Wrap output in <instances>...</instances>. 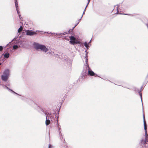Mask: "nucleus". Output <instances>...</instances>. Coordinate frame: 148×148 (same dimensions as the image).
I'll list each match as a JSON object with an SVG mask.
<instances>
[{"label":"nucleus","instance_id":"f257e3e1","mask_svg":"<svg viewBox=\"0 0 148 148\" xmlns=\"http://www.w3.org/2000/svg\"><path fill=\"white\" fill-rule=\"evenodd\" d=\"M34 48L37 50L40 49L45 52H46L47 51V48L44 45H40L37 43H34Z\"/></svg>","mask_w":148,"mask_h":148},{"label":"nucleus","instance_id":"f03ea898","mask_svg":"<svg viewBox=\"0 0 148 148\" xmlns=\"http://www.w3.org/2000/svg\"><path fill=\"white\" fill-rule=\"evenodd\" d=\"M9 76V71L8 69L5 70L1 76V79L3 80L6 81L8 78Z\"/></svg>","mask_w":148,"mask_h":148},{"label":"nucleus","instance_id":"7ed1b4c3","mask_svg":"<svg viewBox=\"0 0 148 148\" xmlns=\"http://www.w3.org/2000/svg\"><path fill=\"white\" fill-rule=\"evenodd\" d=\"M69 38L70 39V44L74 45L75 44L79 43V42L73 36H70Z\"/></svg>","mask_w":148,"mask_h":148},{"label":"nucleus","instance_id":"20e7f679","mask_svg":"<svg viewBox=\"0 0 148 148\" xmlns=\"http://www.w3.org/2000/svg\"><path fill=\"white\" fill-rule=\"evenodd\" d=\"M143 118L144 125V130H145V134L146 136H147V128L146 126V122H145V115H144V114H143Z\"/></svg>","mask_w":148,"mask_h":148},{"label":"nucleus","instance_id":"39448f33","mask_svg":"<svg viewBox=\"0 0 148 148\" xmlns=\"http://www.w3.org/2000/svg\"><path fill=\"white\" fill-rule=\"evenodd\" d=\"M26 34L27 35L32 36L36 34L35 32H32V31L27 30L26 31Z\"/></svg>","mask_w":148,"mask_h":148},{"label":"nucleus","instance_id":"423d86ee","mask_svg":"<svg viewBox=\"0 0 148 148\" xmlns=\"http://www.w3.org/2000/svg\"><path fill=\"white\" fill-rule=\"evenodd\" d=\"M15 6L16 8V10L17 11L18 14V15L19 16V17L20 18V16H21V15H20L19 13V12L18 11V3L17 2V0H15Z\"/></svg>","mask_w":148,"mask_h":148},{"label":"nucleus","instance_id":"0eeeda50","mask_svg":"<svg viewBox=\"0 0 148 148\" xmlns=\"http://www.w3.org/2000/svg\"><path fill=\"white\" fill-rule=\"evenodd\" d=\"M88 74L90 76H96L97 75L95 74L93 71L91 70H90L89 69L88 71Z\"/></svg>","mask_w":148,"mask_h":148},{"label":"nucleus","instance_id":"6e6552de","mask_svg":"<svg viewBox=\"0 0 148 148\" xmlns=\"http://www.w3.org/2000/svg\"><path fill=\"white\" fill-rule=\"evenodd\" d=\"M147 136H145V140H141V143H143L144 144H146V140H147Z\"/></svg>","mask_w":148,"mask_h":148},{"label":"nucleus","instance_id":"1a4fd4ad","mask_svg":"<svg viewBox=\"0 0 148 148\" xmlns=\"http://www.w3.org/2000/svg\"><path fill=\"white\" fill-rule=\"evenodd\" d=\"M46 119H47V117L46 116ZM50 122V121L49 119H46V122H45V124L47 125H49Z\"/></svg>","mask_w":148,"mask_h":148},{"label":"nucleus","instance_id":"9d476101","mask_svg":"<svg viewBox=\"0 0 148 148\" xmlns=\"http://www.w3.org/2000/svg\"><path fill=\"white\" fill-rule=\"evenodd\" d=\"M3 55L5 58H7L9 57V54L8 53H6L4 54Z\"/></svg>","mask_w":148,"mask_h":148},{"label":"nucleus","instance_id":"9b49d317","mask_svg":"<svg viewBox=\"0 0 148 148\" xmlns=\"http://www.w3.org/2000/svg\"><path fill=\"white\" fill-rule=\"evenodd\" d=\"M20 47L19 45H14L13 46V49H16Z\"/></svg>","mask_w":148,"mask_h":148},{"label":"nucleus","instance_id":"f8f14e48","mask_svg":"<svg viewBox=\"0 0 148 148\" xmlns=\"http://www.w3.org/2000/svg\"><path fill=\"white\" fill-rule=\"evenodd\" d=\"M23 27L22 26H21L20 27V28H19V29H18V33H19V32H21L22 30V29H23Z\"/></svg>","mask_w":148,"mask_h":148},{"label":"nucleus","instance_id":"ddd939ff","mask_svg":"<svg viewBox=\"0 0 148 148\" xmlns=\"http://www.w3.org/2000/svg\"><path fill=\"white\" fill-rule=\"evenodd\" d=\"M66 34H67V33L66 32H64V33H60V34H55V33H54V34H53V33H52V34H58V35H65Z\"/></svg>","mask_w":148,"mask_h":148},{"label":"nucleus","instance_id":"4468645a","mask_svg":"<svg viewBox=\"0 0 148 148\" xmlns=\"http://www.w3.org/2000/svg\"><path fill=\"white\" fill-rule=\"evenodd\" d=\"M84 46L87 48H88V46L87 43L86 42H85L84 43Z\"/></svg>","mask_w":148,"mask_h":148},{"label":"nucleus","instance_id":"2eb2a0df","mask_svg":"<svg viewBox=\"0 0 148 148\" xmlns=\"http://www.w3.org/2000/svg\"><path fill=\"white\" fill-rule=\"evenodd\" d=\"M86 59V60H85V61H86V65L88 66V67H89V66H88V60L87 59V58H85Z\"/></svg>","mask_w":148,"mask_h":148},{"label":"nucleus","instance_id":"dca6fc26","mask_svg":"<svg viewBox=\"0 0 148 148\" xmlns=\"http://www.w3.org/2000/svg\"><path fill=\"white\" fill-rule=\"evenodd\" d=\"M86 8H85V10H84V12H83V14H84V13L85 12V10H86ZM83 15H82V16L81 17V18L80 19H80H81L82 18V16H83Z\"/></svg>","mask_w":148,"mask_h":148},{"label":"nucleus","instance_id":"f3484780","mask_svg":"<svg viewBox=\"0 0 148 148\" xmlns=\"http://www.w3.org/2000/svg\"><path fill=\"white\" fill-rule=\"evenodd\" d=\"M3 47L2 46H0V51L2 50Z\"/></svg>","mask_w":148,"mask_h":148},{"label":"nucleus","instance_id":"a211bd4d","mask_svg":"<svg viewBox=\"0 0 148 148\" xmlns=\"http://www.w3.org/2000/svg\"><path fill=\"white\" fill-rule=\"evenodd\" d=\"M52 146L51 145L49 144V145L48 148H51Z\"/></svg>","mask_w":148,"mask_h":148},{"label":"nucleus","instance_id":"6ab92c4d","mask_svg":"<svg viewBox=\"0 0 148 148\" xmlns=\"http://www.w3.org/2000/svg\"><path fill=\"white\" fill-rule=\"evenodd\" d=\"M139 95H140V98H141V101H142V94L141 93H139Z\"/></svg>","mask_w":148,"mask_h":148},{"label":"nucleus","instance_id":"aec40b11","mask_svg":"<svg viewBox=\"0 0 148 148\" xmlns=\"http://www.w3.org/2000/svg\"><path fill=\"white\" fill-rule=\"evenodd\" d=\"M88 3H87V5L86 6V7H87V5H88V4H89L90 0H88Z\"/></svg>","mask_w":148,"mask_h":148},{"label":"nucleus","instance_id":"412c9836","mask_svg":"<svg viewBox=\"0 0 148 148\" xmlns=\"http://www.w3.org/2000/svg\"><path fill=\"white\" fill-rule=\"evenodd\" d=\"M117 6V12H118V5H116Z\"/></svg>","mask_w":148,"mask_h":148},{"label":"nucleus","instance_id":"4be33fe9","mask_svg":"<svg viewBox=\"0 0 148 148\" xmlns=\"http://www.w3.org/2000/svg\"><path fill=\"white\" fill-rule=\"evenodd\" d=\"M77 24H78V23L77 24H76V25H75V26L73 27V29L76 27V26L77 25Z\"/></svg>","mask_w":148,"mask_h":148},{"label":"nucleus","instance_id":"5701e85b","mask_svg":"<svg viewBox=\"0 0 148 148\" xmlns=\"http://www.w3.org/2000/svg\"><path fill=\"white\" fill-rule=\"evenodd\" d=\"M11 90L13 92H14V93H15L17 94L16 93H15V92H14L12 90Z\"/></svg>","mask_w":148,"mask_h":148},{"label":"nucleus","instance_id":"b1692460","mask_svg":"<svg viewBox=\"0 0 148 148\" xmlns=\"http://www.w3.org/2000/svg\"><path fill=\"white\" fill-rule=\"evenodd\" d=\"M7 89H9L7 87Z\"/></svg>","mask_w":148,"mask_h":148},{"label":"nucleus","instance_id":"393cba45","mask_svg":"<svg viewBox=\"0 0 148 148\" xmlns=\"http://www.w3.org/2000/svg\"><path fill=\"white\" fill-rule=\"evenodd\" d=\"M58 127L59 128V125L58 124Z\"/></svg>","mask_w":148,"mask_h":148},{"label":"nucleus","instance_id":"a878e982","mask_svg":"<svg viewBox=\"0 0 148 148\" xmlns=\"http://www.w3.org/2000/svg\"><path fill=\"white\" fill-rule=\"evenodd\" d=\"M1 64L0 63V65Z\"/></svg>","mask_w":148,"mask_h":148}]
</instances>
